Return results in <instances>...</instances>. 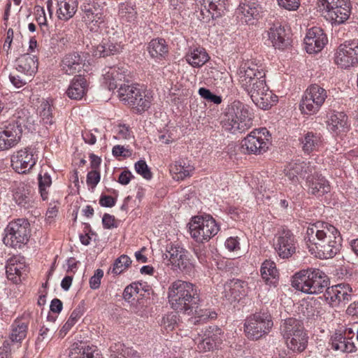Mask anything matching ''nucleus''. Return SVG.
<instances>
[{"mask_svg": "<svg viewBox=\"0 0 358 358\" xmlns=\"http://www.w3.org/2000/svg\"><path fill=\"white\" fill-rule=\"evenodd\" d=\"M305 240L310 253L320 259L332 258L341 248L340 232L327 222H317L309 226Z\"/></svg>", "mask_w": 358, "mask_h": 358, "instance_id": "f257e3e1", "label": "nucleus"}, {"mask_svg": "<svg viewBox=\"0 0 358 358\" xmlns=\"http://www.w3.org/2000/svg\"><path fill=\"white\" fill-rule=\"evenodd\" d=\"M168 299L171 307L185 313H193L200 301L196 286L189 282L177 280L168 289Z\"/></svg>", "mask_w": 358, "mask_h": 358, "instance_id": "f03ea898", "label": "nucleus"}, {"mask_svg": "<svg viewBox=\"0 0 358 358\" xmlns=\"http://www.w3.org/2000/svg\"><path fill=\"white\" fill-rule=\"evenodd\" d=\"M329 278L318 268H309L296 273L292 278V286L308 294H317L327 289Z\"/></svg>", "mask_w": 358, "mask_h": 358, "instance_id": "7ed1b4c3", "label": "nucleus"}, {"mask_svg": "<svg viewBox=\"0 0 358 358\" xmlns=\"http://www.w3.org/2000/svg\"><path fill=\"white\" fill-rule=\"evenodd\" d=\"M241 87L251 96L252 93L267 92L265 72L257 64L251 61L243 63L238 71Z\"/></svg>", "mask_w": 358, "mask_h": 358, "instance_id": "20e7f679", "label": "nucleus"}, {"mask_svg": "<svg viewBox=\"0 0 358 358\" xmlns=\"http://www.w3.org/2000/svg\"><path fill=\"white\" fill-rule=\"evenodd\" d=\"M222 124L225 130L231 133H242L252 127V115L247 106L234 101L224 115Z\"/></svg>", "mask_w": 358, "mask_h": 358, "instance_id": "39448f33", "label": "nucleus"}, {"mask_svg": "<svg viewBox=\"0 0 358 358\" xmlns=\"http://www.w3.org/2000/svg\"><path fill=\"white\" fill-rule=\"evenodd\" d=\"M280 334L292 352H301L306 348L308 336L300 320L292 317L285 320L280 326Z\"/></svg>", "mask_w": 358, "mask_h": 358, "instance_id": "423d86ee", "label": "nucleus"}, {"mask_svg": "<svg viewBox=\"0 0 358 358\" xmlns=\"http://www.w3.org/2000/svg\"><path fill=\"white\" fill-rule=\"evenodd\" d=\"M191 237L198 243L208 242L220 231V226L210 215L195 216L189 223Z\"/></svg>", "mask_w": 358, "mask_h": 358, "instance_id": "0eeeda50", "label": "nucleus"}, {"mask_svg": "<svg viewBox=\"0 0 358 358\" xmlns=\"http://www.w3.org/2000/svg\"><path fill=\"white\" fill-rule=\"evenodd\" d=\"M317 6L324 17L335 24L344 23L352 10L350 0H317Z\"/></svg>", "mask_w": 358, "mask_h": 358, "instance_id": "6e6552de", "label": "nucleus"}, {"mask_svg": "<svg viewBox=\"0 0 358 358\" xmlns=\"http://www.w3.org/2000/svg\"><path fill=\"white\" fill-rule=\"evenodd\" d=\"M117 92L120 101L132 107L137 113H142L150 108V96L138 85L121 84Z\"/></svg>", "mask_w": 358, "mask_h": 358, "instance_id": "1a4fd4ad", "label": "nucleus"}, {"mask_svg": "<svg viewBox=\"0 0 358 358\" xmlns=\"http://www.w3.org/2000/svg\"><path fill=\"white\" fill-rule=\"evenodd\" d=\"M273 327L271 316L268 313H256L247 318L245 333L251 340H258L268 334Z\"/></svg>", "mask_w": 358, "mask_h": 358, "instance_id": "9d476101", "label": "nucleus"}, {"mask_svg": "<svg viewBox=\"0 0 358 358\" xmlns=\"http://www.w3.org/2000/svg\"><path fill=\"white\" fill-rule=\"evenodd\" d=\"M27 127L24 120L20 115L10 122L0 124V150L15 146L20 141L22 128Z\"/></svg>", "mask_w": 358, "mask_h": 358, "instance_id": "9b49d317", "label": "nucleus"}, {"mask_svg": "<svg viewBox=\"0 0 358 358\" xmlns=\"http://www.w3.org/2000/svg\"><path fill=\"white\" fill-rule=\"evenodd\" d=\"M29 225L24 219L10 222L5 229L4 244L12 248H21L28 241Z\"/></svg>", "mask_w": 358, "mask_h": 358, "instance_id": "f8f14e48", "label": "nucleus"}, {"mask_svg": "<svg viewBox=\"0 0 358 358\" xmlns=\"http://www.w3.org/2000/svg\"><path fill=\"white\" fill-rule=\"evenodd\" d=\"M268 131L266 128L250 132L241 142V148L248 154L260 155L268 148L270 144Z\"/></svg>", "mask_w": 358, "mask_h": 358, "instance_id": "ddd939ff", "label": "nucleus"}, {"mask_svg": "<svg viewBox=\"0 0 358 358\" xmlns=\"http://www.w3.org/2000/svg\"><path fill=\"white\" fill-rule=\"evenodd\" d=\"M165 257L166 259H169V264L174 269H179L186 273H190L194 271V266L188 257V252L182 247L168 245Z\"/></svg>", "mask_w": 358, "mask_h": 358, "instance_id": "4468645a", "label": "nucleus"}, {"mask_svg": "<svg viewBox=\"0 0 358 358\" xmlns=\"http://www.w3.org/2000/svg\"><path fill=\"white\" fill-rule=\"evenodd\" d=\"M196 5L199 6L197 13L198 19L204 22H209L222 17L226 11V2L227 0H196Z\"/></svg>", "mask_w": 358, "mask_h": 358, "instance_id": "2eb2a0df", "label": "nucleus"}, {"mask_svg": "<svg viewBox=\"0 0 358 358\" xmlns=\"http://www.w3.org/2000/svg\"><path fill=\"white\" fill-rule=\"evenodd\" d=\"M335 63L341 69H348L358 64V41L341 44L334 57Z\"/></svg>", "mask_w": 358, "mask_h": 358, "instance_id": "dca6fc26", "label": "nucleus"}, {"mask_svg": "<svg viewBox=\"0 0 358 358\" xmlns=\"http://www.w3.org/2000/svg\"><path fill=\"white\" fill-rule=\"evenodd\" d=\"M335 63L341 69H348L358 64V41L341 44L334 57Z\"/></svg>", "mask_w": 358, "mask_h": 358, "instance_id": "f3484780", "label": "nucleus"}, {"mask_svg": "<svg viewBox=\"0 0 358 358\" xmlns=\"http://www.w3.org/2000/svg\"><path fill=\"white\" fill-rule=\"evenodd\" d=\"M274 248L280 257H290L296 251L295 238L292 231L287 229L279 231L275 236Z\"/></svg>", "mask_w": 358, "mask_h": 358, "instance_id": "a211bd4d", "label": "nucleus"}, {"mask_svg": "<svg viewBox=\"0 0 358 358\" xmlns=\"http://www.w3.org/2000/svg\"><path fill=\"white\" fill-rule=\"evenodd\" d=\"M61 70L66 75L85 76L88 73L89 64H87L80 55L77 53L66 55L61 62Z\"/></svg>", "mask_w": 358, "mask_h": 358, "instance_id": "6ab92c4d", "label": "nucleus"}, {"mask_svg": "<svg viewBox=\"0 0 358 358\" xmlns=\"http://www.w3.org/2000/svg\"><path fill=\"white\" fill-rule=\"evenodd\" d=\"M352 289L349 284L340 283L327 287L324 294L326 301L331 306H336L341 303H347L351 299Z\"/></svg>", "mask_w": 358, "mask_h": 358, "instance_id": "aec40b11", "label": "nucleus"}, {"mask_svg": "<svg viewBox=\"0 0 358 358\" xmlns=\"http://www.w3.org/2000/svg\"><path fill=\"white\" fill-rule=\"evenodd\" d=\"M314 163L296 160L289 162L284 169L285 176L292 182H299V178H306L315 171Z\"/></svg>", "mask_w": 358, "mask_h": 358, "instance_id": "412c9836", "label": "nucleus"}, {"mask_svg": "<svg viewBox=\"0 0 358 358\" xmlns=\"http://www.w3.org/2000/svg\"><path fill=\"white\" fill-rule=\"evenodd\" d=\"M36 162L34 151L29 148L18 150L11 157V166L19 173H26L29 171Z\"/></svg>", "mask_w": 358, "mask_h": 358, "instance_id": "4be33fe9", "label": "nucleus"}, {"mask_svg": "<svg viewBox=\"0 0 358 358\" xmlns=\"http://www.w3.org/2000/svg\"><path fill=\"white\" fill-rule=\"evenodd\" d=\"M268 40L275 48L284 50L291 44L290 31L280 22L273 23L268 31Z\"/></svg>", "mask_w": 358, "mask_h": 358, "instance_id": "5701e85b", "label": "nucleus"}, {"mask_svg": "<svg viewBox=\"0 0 358 358\" xmlns=\"http://www.w3.org/2000/svg\"><path fill=\"white\" fill-rule=\"evenodd\" d=\"M327 43V38L320 27H313L308 30L304 38L305 48L308 53L320 52Z\"/></svg>", "mask_w": 358, "mask_h": 358, "instance_id": "b1692460", "label": "nucleus"}, {"mask_svg": "<svg viewBox=\"0 0 358 358\" xmlns=\"http://www.w3.org/2000/svg\"><path fill=\"white\" fill-rule=\"evenodd\" d=\"M28 271L24 258L20 256H14L10 258L6 266V273L8 280L15 284L21 281L23 275Z\"/></svg>", "mask_w": 358, "mask_h": 358, "instance_id": "393cba45", "label": "nucleus"}, {"mask_svg": "<svg viewBox=\"0 0 358 358\" xmlns=\"http://www.w3.org/2000/svg\"><path fill=\"white\" fill-rule=\"evenodd\" d=\"M247 283L238 279L228 280L224 285L223 296L230 303L239 300L246 294Z\"/></svg>", "mask_w": 358, "mask_h": 358, "instance_id": "a878e982", "label": "nucleus"}, {"mask_svg": "<svg viewBox=\"0 0 358 358\" xmlns=\"http://www.w3.org/2000/svg\"><path fill=\"white\" fill-rule=\"evenodd\" d=\"M127 69L124 65L110 67L103 76V84L109 90H113L120 84L117 82L127 80Z\"/></svg>", "mask_w": 358, "mask_h": 358, "instance_id": "bb28decb", "label": "nucleus"}, {"mask_svg": "<svg viewBox=\"0 0 358 358\" xmlns=\"http://www.w3.org/2000/svg\"><path fill=\"white\" fill-rule=\"evenodd\" d=\"M306 182L309 193L317 196H321L330 191L329 182L322 175L316 173L315 171L307 176Z\"/></svg>", "mask_w": 358, "mask_h": 358, "instance_id": "cd10ccee", "label": "nucleus"}, {"mask_svg": "<svg viewBox=\"0 0 358 358\" xmlns=\"http://www.w3.org/2000/svg\"><path fill=\"white\" fill-rule=\"evenodd\" d=\"M38 62L35 56L24 54L17 59L16 71L31 77L37 71Z\"/></svg>", "mask_w": 358, "mask_h": 358, "instance_id": "c85d7f7f", "label": "nucleus"}, {"mask_svg": "<svg viewBox=\"0 0 358 358\" xmlns=\"http://www.w3.org/2000/svg\"><path fill=\"white\" fill-rule=\"evenodd\" d=\"M330 345L334 350L341 352L351 353L356 350L355 343L351 338H346L341 334H334L331 338Z\"/></svg>", "mask_w": 358, "mask_h": 358, "instance_id": "c756f323", "label": "nucleus"}, {"mask_svg": "<svg viewBox=\"0 0 358 358\" xmlns=\"http://www.w3.org/2000/svg\"><path fill=\"white\" fill-rule=\"evenodd\" d=\"M250 98L253 103L259 108L267 110L278 101V97L268 89L267 92L252 93Z\"/></svg>", "mask_w": 358, "mask_h": 358, "instance_id": "7c9ffc66", "label": "nucleus"}, {"mask_svg": "<svg viewBox=\"0 0 358 358\" xmlns=\"http://www.w3.org/2000/svg\"><path fill=\"white\" fill-rule=\"evenodd\" d=\"M87 91L85 76H77L66 90L67 96L72 99H80Z\"/></svg>", "mask_w": 358, "mask_h": 358, "instance_id": "2f4dec72", "label": "nucleus"}, {"mask_svg": "<svg viewBox=\"0 0 358 358\" xmlns=\"http://www.w3.org/2000/svg\"><path fill=\"white\" fill-rule=\"evenodd\" d=\"M57 6V14L59 19L68 20L76 12L77 4L75 0H55Z\"/></svg>", "mask_w": 358, "mask_h": 358, "instance_id": "473e14b6", "label": "nucleus"}, {"mask_svg": "<svg viewBox=\"0 0 358 358\" xmlns=\"http://www.w3.org/2000/svg\"><path fill=\"white\" fill-rule=\"evenodd\" d=\"M221 332L222 330L217 327H210L206 330V337L198 343V349L202 351L212 350L217 341V335H220Z\"/></svg>", "mask_w": 358, "mask_h": 358, "instance_id": "72a5a7b5", "label": "nucleus"}, {"mask_svg": "<svg viewBox=\"0 0 358 358\" xmlns=\"http://www.w3.org/2000/svg\"><path fill=\"white\" fill-rule=\"evenodd\" d=\"M209 58L208 55L202 48L190 50L185 56L187 62L193 67L202 66L208 61Z\"/></svg>", "mask_w": 358, "mask_h": 358, "instance_id": "f704fd0d", "label": "nucleus"}, {"mask_svg": "<svg viewBox=\"0 0 358 358\" xmlns=\"http://www.w3.org/2000/svg\"><path fill=\"white\" fill-rule=\"evenodd\" d=\"M347 121L348 117L343 113L332 114L328 121V129L338 135L347 129Z\"/></svg>", "mask_w": 358, "mask_h": 358, "instance_id": "c9c22d12", "label": "nucleus"}, {"mask_svg": "<svg viewBox=\"0 0 358 358\" xmlns=\"http://www.w3.org/2000/svg\"><path fill=\"white\" fill-rule=\"evenodd\" d=\"M150 55L155 59H161L168 53V46L163 38L152 40L148 47Z\"/></svg>", "mask_w": 358, "mask_h": 358, "instance_id": "e433bc0d", "label": "nucleus"}, {"mask_svg": "<svg viewBox=\"0 0 358 358\" xmlns=\"http://www.w3.org/2000/svg\"><path fill=\"white\" fill-rule=\"evenodd\" d=\"M262 278L267 284H273L278 276V271L275 264L270 260H266L263 262L261 269Z\"/></svg>", "mask_w": 358, "mask_h": 358, "instance_id": "4c0bfd02", "label": "nucleus"}, {"mask_svg": "<svg viewBox=\"0 0 358 358\" xmlns=\"http://www.w3.org/2000/svg\"><path fill=\"white\" fill-rule=\"evenodd\" d=\"M303 150L305 152L310 153L317 150L322 145L321 136L319 134L308 132L301 141Z\"/></svg>", "mask_w": 358, "mask_h": 358, "instance_id": "58836bf2", "label": "nucleus"}, {"mask_svg": "<svg viewBox=\"0 0 358 358\" xmlns=\"http://www.w3.org/2000/svg\"><path fill=\"white\" fill-rule=\"evenodd\" d=\"M84 306L80 304L71 314L70 317L63 325L59 331V335L60 337L65 336L69 330L74 326L78 320L81 317L84 313Z\"/></svg>", "mask_w": 358, "mask_h": 358, "instance_id": "ea45409f", "label": "nucleus"}, {"mask_svg": "<svg viewBox=\"0 0 358 358\" xmlns=\"http://www.w3.org/2000/svg\"><path fill=\"white\" fill-rule=\"evenodd\" d=\"M307 94H310L309 99H314L315 107L321 108L325 99L327 97L326 90L318 85H310L305 92Z\"/></svg>", "mask_w": 358, "mask_h": 358, "instance_id": "a19ab883", "label": "nucleus"}, {"mask_svg": "<svg viewBox=\"0 0 358 358\" xmlns=\"http://www.w3.org/2000/svg\"><path fill=\"white\" fill-rule=\"evenodd\" d=\"M13 196L15 202L19 206H25L31 201V189L26 185L21 183L17 187Z\"/></svg>", "mask_w": 358, "mask_h": 358, "instance_id": "79ce46f5", "label": "nucleus"}, {"mask_svg": "<svg viewBox=\"0 0 358 358\" xmlns=\"http://www.w3.org/2000/svg\"><path fill=\"white\" fill-rule=\"evenodd\" d=\"M38 111L44 124H52L53 123L52 100L43 99L38 108Z\"/></svg>", "mask_w": 358, "mask_h": 358, "instance_id": "37998d69", "label": "nucleus"}, {"mask_svg": "<svg viewBox=\"0 0 358 358\" xmlns=\"http://www.w3.org/2000/svg\"><path fill=\"white\" fill-rule=\"evenodd\" d=\"M237 14L245 22H249L259 14V9L257 6H252L249 3H241L237 8Z\"/></svg>", "mask_w": 358, "mask_h": 358, "instance_id": "c03bdc74", "label": "nucleus"}, {"mask_svg": "<svg viewBox=\"0 0 358 358\" xmlns=\"http://www.w3.org/2000/svg\"><path fill=\"white\" fill-rule=\"evenodd\" d=\"M106 23L103 19V16L101 13H96L94 16L91 18V33H92V37L99 36V35H103V31H106Z\"/></svg>", "mask_w": 358, "mask_h": 358, "instance_id": "a18cd8bd", "label": "nucleus"}, {"mask_svg": "<svg viewBox=\"0 0 358 358\" xmlns=\"http://www.w3.org/2000/svg\"><path fill=\"white\" fill-rule=\"evenodd\" d=\"M131 259L126 255H122L117 258L111 268V272L115 275H120L126 271L131 264Z\"/></svg>", "mask_w": 358, "mask_h": 358, "instance_id": "49530a36", "label": "nucleus"}, {"mask_svg": "<svg viewBox=\"0 0 358 358\" xmlns=\"http://www.w3.org/2000/svg\"><path fill=\"white\" fill-rule=\"evenodd\" d=\"M10 339L13 342H20L27 334V325L24 322L15 321L13 324Z\"/></svg>", "mask_w": 358, "mask_h": 358, "instance_id": "de8ad7c7", "label": "nucleus"}, {"mask_svg": "<svg viewBox=\"0 0 358 358\" xmlns=\"http://www.w3.org/2000/svg\"><path fill=\"white\" fill-rule=\"evenodd\" d=\"M193 313H194L195 316L191 319L190 322L194 324L199 322H206L208 319H214L217 317L215 312L207 309H199L198 305H196V308L193 310Z\"/></svg>", "mask_w": 358, "mask_h": 358, "instance_id": "09e8293b", "label": "nucleus"}, {"mask_svg": "<svg viewBox=\"0 0 358 358\" xmlns=\"http://www.w3.org/2000/svg\"><path fill=\"white\" fill-rule=\"evenodd\" d=\"M310 94H307L306 92L303 96L300 103V110L302 113L306 115H313L316 113L320 109L319 108L315 107V100L314 99H309Z\"/></svg>", "mask_w": 358, "mask_h": 358, "instance_id": "8fccbe9b", "label": "nucleus"}, {"mask_svg": "<svg viewBox=\"0 0 358 358\" xmlns=\"http://www.w3.org/2000/svg\"><path fill=\"white\" fill-rule=\"evenodd\" d=\"M52 184L50 176L47 172L41 171L38 174V187L41 197L43 200L48 199V192L47 188L50 187Z\"/></svg>", "mask_w": 358, "mask_h": 358, "instance_id": "3c124183", "label": "nucleus"}, {"mask_svg": "<svg viewBox=\"0 0 358 358\" xmlns=\"http://www.w3.org/2000/svg\"><path fill=\"white\" fill-rule=\"evenodd\" d=\"M11 83L17 88H20L30 81V77L24 74H21L16 71V70L11 73L9 76Z\"/></svg>", "mask_w": 358, "mask_h": 358, "instance_id": "603ef678", "label": "nucleus"}, {"mask_svg": "<svg viewBox=\"0 0 358 358\" xmlns=\"http://www.w3.org/2000/svg\"><path fill=\"white\" fill-rule=\"evenodd\" d=\"M134 169L136 173L141 175L143 178L146 180L152 178V174L145 160H139L136 162Z\"/></svg>", "mask_w": 358, "mask_h": 358, "instance_id": "864d4df0", "label": "nucleus"}, {"mask_svg": "<svg viewBox=\"0 0 358 358\" xmlns=\"http://www.w3.org/2000/svg\"><path fill=\"white\" fill-rule=\"evenodd\" d=\"M35 15L36 20L41 27V29L43 33L48 31L47 29V19L45 13V10L43 7L37 6L35 7Z\"/></svg>", "mask_w": 358, "mask_h": 358, "instance_id": "5fc2aeb1", "label": "nucleus"}, {"mask_svg": "<svg viewBox=\"0 0 358 358\" xmlns=\"http://www.w3.org/2000/svg\"><path fill=\"white\" fill-rule=\"evenodd\" d=\"M185 164H182V162H176L174 166L172 167V171L175 173L178 174V178L183 179L190 175V172L192 171L191 167H185Z\"/></svg>", "mask_w": 358, "mask_h": 358, "instance_id": "6e6d98bb", "label": "nucleus"}, {"mask_svg": "<svg viewBox=\"0 0 358 358\" xmlns=\"http://www.w3.org/2000/svg\"><path fill=\"white\" fill-rule=\"evenodd\" d=\"M177 324V315L174 313H170L163 317L162 325L167 330H173Z\"/></svg>", "mask_w": 358, "mask_h": 358, "instance_id": "4d7b16f0", "label": "nucleus"}, {"mask_svg": "<svg viewBox=\"0 0 358 358\" xmlns=\"http://www.w3.org/2000/svg\"><path fill=\"white\" fill-rule=\"evenodd\" d=\"M138 285L132 283L127 286L123 292V298L125 301H130V300L138 293Z\"/></svg>", "mask_w": 358, "mask_h": 358, "instance_id": "13d9d810", "label": "nucleus"}, {"mask_svg": "<svg viewBox=\"0 0 358 358\" xmlns=\"http://www.w3.org/2000/svg\"><path fill=\"white\" fill-rule=\"evenodd\" d=\"M110 358H120L124 354L126 348L123 343L120 342L115 343L110 347Z\"/></svg>", "mask_w": 358, "mask_h": 358, "instance_id": "bf43d9fd", "label": "nucleus"}, {"mask_svg": "<svg viewBox=\"0 0 358 358\" xmlns=\"http://www.w3.org/2000/svg\"><path fill=\"white\" fill-rule=\"evenodd\" d=\"M112 154L115 157H123L127 158L131 156L132 152L123 145H117L113 148Z\"/></svg>", "mask_w": 358, "mask_h": 358, "instance_id": "052dcab7", "label": "nucleus"}, {"mask_svg": "<svg viewBox=\"0 0 358 358\" xmlns=\"http://www.w3.org/2000/svg\"><path fill=\"white\" fill-rule=\"evenodd\" d=\"M278 5L288 10H296L300 6V0H277Z\"/></svg>", "mask_w": 358, "mask_h": 358, "instance_id": "680f3d73", "label": "nucleus"}, {"mask_svg": "<svg viewBox=\"0 0 358 358\" xmlns=\"http://www.w3.org/2000/svg\"><path fill=\"white\" fill-rule=\"evenodd\" d=\"M116 132L117 136L115 138L118 139H130L132 137L129 127L125 124L118 125L116 129Z\"/></svg>", "mask_w": 358, "mask_h": 358, "instance_id": "e2e57ef3", "label": "nucleus"}, {"mask_svg": "<svg viewBox=\"0 0 358 358\" xmlns=\"http://www.w3.org/2000/svg\"><path fill=\"white\" fill-rule=\"evenodd\" d=\"M103 276L102 269L98 268L95 271L93 276L91 277V289H98L101 285V280Z\"/></svg>", "mask_w": 358, "mask_h": 358, "instance_id": "0e129e2a", "label": "nucleus"}, {"mask_svg": "<svg viewBox=\"0 0 358 358\" xmlns=\"http://www.w3.org/2000/svg\"><path fill=\"white\" fill-rule=\"evenodd\" d=\"M56 327L52 325L51 327L43 326L40 330V334L38 341H43L45 338H50L52 334L55 331Z\"/></svg>", "mask_w": 358, "mask_h": 358, "instance_id": "69168bd1", "label": "nucleus"}, {"mask_svg": "<svg viewBox=\"0 0 358 358\" xmlns=\"http://www.w3.org/2000/svg\"><path fill=\"white\" fill-rule=\"evenodd\" d=\"M102 223L104 229H112L117 227L115 218L113 215L105 213L102 217Z\"/></svg>", "mask_w": 358, "mask_h": 358, "instance_id": "338daca9", "label": "nucleus"}, {"mask_svg": "<svg viewBox=\"0 0 358 358\" xmlns=\"http://www.w3.org/2000/svg\"><path fill=\"white\" fill-rule=\"evenodd\" d=\"M194 254L196 257H197L199 262L202 264H205L208 262V257H207V251L204 247H196L194 250Z\"/></svg>", "mask_w": 358, "mask_h": 358, "instance_id": "774afa93", "label": "nucleus"}]
</instances>
